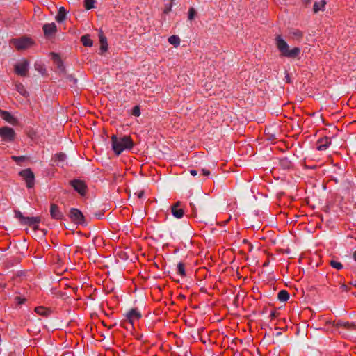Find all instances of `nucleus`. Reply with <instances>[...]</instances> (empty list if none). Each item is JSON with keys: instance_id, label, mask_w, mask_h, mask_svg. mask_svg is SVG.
<instances>
[{"instance_id": "obj_13", "label": "nucleus", "mask_w": 356, "mask_h": 356, "mask_svg": "<svg viewBox=\"0 0 356 356\" xmlns=\"http://www.w3.org/2000/svg\"><path fill=\"white\" fill-rule=\"evenodd\" d=\"M337 327H343L346 330H353L356 329V325L348 321H339L334 324Z\"/></svg>"}, {"instance_id": "obj_47", "label": "nucleus", "mask_w": 356, "mask_h": 356, "mask_svg": "<svg viewBox=\"0 0 356 356\" xmlns=\"http://www.w3.org/2000/svg\"><path fill=\"white\" fill-rule=\"evenodd\" d=\"M353 258L356 261V250L353 254Z\"/></svg>"}, {"instance_id": "obj_30", "label": "nucleus", "mask_w": 356, "mask_h": 356, "mask_svg": "<svg viewBox=\"0 0 356 356\" xmlns=\"http://www.w3.org/2000/svg\"><path fill=\"white\" fill-rule=\"evenodd\" d=\"M177 271L178 273L181 275V276H185L186 275V272H185V266H184V264L181 262H179L178 264H177Z\"/></svg>"}, {"instance_id": "obj_6", "label": "nucleus", "mask_w": 356, "mask_h": 356, "mask_svg": "<svg viewBox=\"0 0 356 356\" xmlns=\"http://www.w3.org/2000/svg\"><path fill=\"white\" fill-rule=\"evenodd\" d=\"M19 175L24 178L28 188H32L35 184V177L31 169H25L19 172Z\"/></svg>"}, {"instance_id": "obj_33", "label": "nucleus", "mask_w": 356, "mask_h": 356, "mask_svg": "<svg viewBox=\"0 0 356 356\" xmlns=\"http://www.w3.org/2000/svg\"><path fill=\"white\" fill-rule=\"evenodd\" d=\"M174 0H168V3L165 5V7L164 8V13H168L171 10L172 2Z\"/></svg>"}, {"instance_id": "obj_18", "label": "nucleus", "mask_w": 356, "mask_h": 356, "mask_svg": "<svg viewBox=\"0 0 356 356\" xmlns=\"http://www.w3.org/2000/svg\"><path fill=\"white\" fill-rule=\"evenodd\" d=\"M13 44H33V42L29 38L22 37L20 38H15L12 40Z\"/></svg>"}, {"instance_id": "obj_49", "label": "nucleus", "mask_w": 356, "mask_h": 356, "mask_svg": "<svg viewBox=\"0 0 356 356\" xmlns=\"http://www.w3.org/2000/svg\"><path fill=\"white\" fill-rule=\"evenodd\" d=\"M270 316L272 317H275V312H271Z\"/></svg>"}, {"instance_id": "obj_38", "label": "nucleus", "mask_w": 356, "mask_h": 356, "mask_svg": "<svg viewBox=\"0 0 356 356\" xmlns=\"http://www.w3.org/2000/svg\"><path fill=\"white\" fill-rule=\"evenodd\" d=\"M108 50V46H100L99 54L103 55Z\"/></svg>"}, {"instance_id": "obj_37", "label": "nucleus", "mask_w": 356, "mask_h": 356, "mask_svg": "<svg viewBox=\"0 0 356 356\" xmlns=\"http://www.w3.org/2000/svg\"><path fill=\"white\" fill-rule=\"evenodd\" d=\"M275 40L277 41V44H286L285 41L282 39V36L280 35L276 36Z\"/></svg>"}, {"instance_id": "obj_50", "label": "nucleus", "mask_w": 356, "mask_h": 356, "mask_svg": "<svg viewBox=\"0 0 356 356\" xmlns=\"http://www.w3.org/2000/svg\"><path fill=\"white\" fill-rule=\"evenodd\" d=\"M280 334H281V332H277V335H280Z\"/></svg>"}, {"instance_id": "obj_23", "label": "nucleus", "mask_w": 356, "mask_h": 356, "mask_svg": "<svg viewBox=\"0 0 356 356\" xmlns=\"http://www.w3.org/2000/svg\"><path fill=\"white\" fill-rule=\"evenodd\" d=\"M277 298L279 300L282 302H286L289 298V293L286 290H282L278 293Z\"/></svg>"}, {"instance_id": "obj_43", "label": "nucleus", "mask_w": 356, "mask_h": 356, "mask_svg": "<svg viewBox=\"0 0 356 356\" xmlns=\"http://www.w3.org/2000/svg\"><path fill=\"white\" fill-rule=\"evenodd\" d=\"M301 1H302V3L305 6L310 4L311 1H312V0H301Z\"/></svg>"}, {"instance_id": "obj_1", "label": "nucleus", "mask_w": 356, "mask_h": 356, "mask_svg": "<svg viewBox=\"0 0 356 356\" xmlns=\"http://www.w3.org/2000/svg\"><path fill=\"white\" fill-rule=\"evenodd\" d=\"M111 141L112 149L117 155L120 154L124 150L129 149L133 147L132 140L129 136L118 138L113 135L111 137Z\"/></svg>"}, {"instance_id": "obj_19", "label": "nucleus", "mask_w": 356, "mask_h": 356, "mask_svg": "<svg viewBox=\"0 0 356 356\" xmlns=\"http://www.w3.org/2000/svg\"><path fill=\"white\" fill-rule=\"evenodd\" d=\"M67 17V12L64 7H60L55 19L58 23L64 22Z\"/></svg>"}, {"instance_id": "obj_15", "label": "nucleus", "mask_w": 356, "mask_h": 356, "mask_svg": "<svg viewBox=\"0 0 356 356\" xmlns=\"http://www.w3.org/2000/svg\"><path fill=\"white\" fill-rule=\"evenodd\" d=\"M50 213L53 218L54 219H61L63 217V214L61 211L59 210L57 205L54 204H51L50 207Z\"/></svg>"}, {"instance_id": "obj_34", "label": "nucleus", "mask_w": 356, "mask_h": 356, "mask_svg": "<svg viewBox=\"0 0 356 356\" xmlns=\"http://www.w3.org/2000/svg\"><path fill=\"white\" fill-rule=\"evenodd\" d=\"M132 114L135 116H139L140 115V110L138 106L134 107L132 110Z\"/></svg>"}, {"instance_id": "obj_41", "label": "nucleus", "mask_w": 356, "mask_h": 356, "mask_svg": "<svg viewBox=\"0 0 356 356\" xmlns=\"http://www.w3.org/2000/svg\"><path fill=\"white\" fill-rule=\"evenodd\" d=\"M36 70H38L42 75H44L46 72V70L42 67H40V68L37 67Z\"/></svg>"}, {"instance_id": "obj_20", "label": "nucleus", "mask_w": 356, "mask_h": 356, "mask_svg": "<svg viewBox=\"0 0 356 356\" xmlns=\"http://www.w3.org/2000/svg\"><path fill=\"white\" fill-rule=\"evenodd\" d=\"M40 222V218L39 217H26L23 224L29 226H36Z\"/></svg>"}, {"instance_id": "obj_26", "label": "nucleus", "mask_w": 356, "mask_h": 356, "mask_svg": "<svg viewBox=\"0 0 356 356\" xmlns=\"http://www.w3.org/2000/svg\"><path fill=\"white\" fill-rule=\"evenodd\" d=\"M81 41L83 44H92V40L90 39L89 35H84L81 36Z\"/></svg>"}, {"instance_id": "obj_17", "label": "nucleus", "mask_w": 356, "mask_h": 356, "mask_svg": "<svg viewBox=\"0 0 356 356\" xmlns=\"http://www.w3.org/2000/svg\"><path fill=\"white\" fill-rule=\"evenodd\" d=\"M327 4V1L325 0H321L319 1H316L314 3L313 11L314 13H317L319 11H324L325 9V6Z\"/></svg>"}, {"instance_id": "obj_35", "label": "nucleus", "mask_w": 356, "mask_h": 356, "mask_svg": "<svg viewBox=\"0 0 356 356\" xmlns=\"http://www.w3.org/2000/svg\"><path fill=\"white\" fill-rule=\"evenodd\" d=\"M15 216L20 220L22 224L24 223L26 217H24L20 211H15Z\"/></svg>"}, {"instance_id": "obj_48", "label": "nucleus", "mask_w": 356, "mask_h": 356, "mask_svg": "<svg viewBox=\"0 0 356 356\" xmlns=\"http://www.w3.org/2000/svg\"><path fill=\"white\" fill-rule=\"evenodd\" d=\"M350 284L351 285H353V286H355V287H356V281H355V282H351Z\"/></svg>"}, {"instance_id": "obj_5", "label": "nucleus", "mask_w": 356, "mask_h": 356, "mask_svg": "<svg viewBox=\"0 0 356 356\" xmlns=\"http://www.w3.org/2000/svg\"><path fill=\"white\" fill-rule=\"evenodd\" d=\"M124 322L129 323L131 325H134L141 318V314L137 309H131L127 312L125 315Z\"/></svg>"}, {"instance_id": "obj_12", "label": "nucleus", "mask_w": 356, "mask_h": 356, "mask_svg": "<svg viewBox=\"0 0 356 356\" xmlns=\"http://www.w3.org/2000/svg\"><path fill=\"white\" fill-rule=\"evenodd\" d=\"M172 215L177 218H181L184 216V209L180 208V202H176L171 209Z\"/></svg>"}, {"instance_id": "obj_11", "label": "nucleus", "mask_w": 356, "mask_h": 356, "mask_svg": "<svg viewBox=\"0 0 356 356\" xmlns=\"http://www.w3.org/2000/svg\"><path fill=\"white\" fill-rule=\"evenodd\" d=\"M331 144L330 138L327 137H324L319 139L316 143V149L318 151H324Z\"/></svg>"}, {"instance_id": "obj_44", "label": "nucleus", "mask_w": 356, "mask_h": 356, "mask_svg": "<svg viewBox=\"0 0 356 356\" xmlns=\"http://www.w3.org/2000/svg\"><path fill=\"white\" fill-rule=\"evenodd\" d=\"M285 79H286V81L287 83H290L291 82L289 74L287 72H286Z\"/></svg>"}, {"instance_id": "obj_36", "label": "nucleus", "mask_w": 356, "mask_h": 356, "mask_svg": "<svg viewBox=\"0 0 356 356\" xmlns=\"http://www.w3.org/2000/svg\"><path fill=\"white\" fill-rule=\"evenodd\" d=\"M280 164L285 168H289L291 163L287 159H283L280 161Z\"/></svg>"}, {"instance_id": "obj_7", "label": "nucleus", "mask_w": 356, "mask_h": 356, "mask_svg": "<svg viewBox=\"0 0 356 356\" xmlns=\"http://www.w3.org/2000/svg\"><path fill=\"white\" fill-rule=\"evenodd\" d=\"M44 36L51 38L57 31V26L54 22L44 24L42 26Z\"/></svg>"}, {"instance_id": "obj_25", "label": "nucleus", "mask_w": 356, "mask_h": 356, "mask_svg": "<svg viewBox=\"0 0 356 356\" xmlns=\"http://www.w3.org/2000/svg\"><path fill=\"white\" fill-rule=\"evenodd\" d=\"M11 159L15 162H16L17 164H20L21 163L24 162L27 160V157L25 156H12Z\"/></svg>"}, {"instance_id": "obj_9", "label": "nucleus", "mask_w": 356, "mask_h": 356, "mask_svg": "<svg viewBox=\"0 0 356 356\" xmlns=\"http://www.w3.org/2000/svg\"><path fill=\"white\" fill-rule=\"evenodd\" d=\"M72 186L81 195H84L86 192V186L83 181L75 179L71 181Z\"/></svg>"}, {"instance_id": "obj_27", "label": "nucleus", "mask_w": 356, "mask_h": 356, "mask_svg": "<svg viewBox=\"0 0 356 356\" xmlns=\"http://www.w3.org/2000/svg\"><path fill=\"white\" fill-rule=\"evenodd\" d=\"M168 42L170 44H179L180 39L177 35H172L168 38Z\"/></svg>"}, {"instance_id": "obj_31", "label": "nucleus", "mask_w": 356, "mask_h": 356, "mask_svg": "<svg viewBox=\"0 0 356 356\" xmlns=\"http://www.w3.org/2000/svg\"><path fill=\"white\" fill-rule=\"evenodd\" d=\"M95 0H85V8L86 10H90L94 8Z\"/></svg>"}, {"instance_id": "obj_21", "label": "nucleus", "mask_w": 356, "mask_h": 356, "mask_svg": "<svg viewBox=\"0 0 356 356\" xmlns=\"http://www.w3.org/2000/svg\"><path fill=\"white\" fill-rule=\"evenodd\" d=\"M35 312L39 315L47 316L50 314L51 311L47 307L38 306L35 308Z\"/></svg>"}, {"instance_id": "obj_45", "label": "nucleus", "mask_w": 356, "mask_h": 356, "mask_svg": "<svg viewBox=\"0 0 356 356\" xmlns=\"http://www.w3.org/2000/svg\"><path fill=\"white\" fill-rule=\"evenodd\" d=\"M26 46H17V49L18 51H23L26 49Z\"/></svg>"}, {"instance_id": "obj_14", "label": "nucleus", "mask_w": 356, "mask_h": 356, "mask_svg": "<svg viewBox=\"0 0 356 356\" xmlns=\"http://www.w3.org/2000/svg\"><path fill=\"white\" fill-rule=\"evenodd\" d=\"M66 159V155L62 152L58 153L54 156V161L57 163L58 165H60L62 167L67 164Z\"/></svg>"}, {"instance_id": "obj_16", "label": "nucleus", "mask_w": 356, "mask_h": 356, "mask_svg": "<svg viewBox=\"0 0 356 356\" xmlns=\"http://www.w3.org/2000/svg\"><path fill=\"white\" fill-rule=\"evenodd\" d=\"M2 118L11 124H16L17 120L9 112L6 111H1Z\"/></svg>"}, {"instance_id": "obj_2", "label": "nucleus", "mask_w": 356, "mask_h": 356, "mask_svg": "<svg viewBox=\"0 0 356 356\" xmlns=\"http://www.w3.org/2000/svg\"><path fill=\"white\" fill-rule=\"evenodd\" d=\"M15 131L13 128L8 127H0V137L4 142L10 143L15 138Z\"/></svg>"}, {"instance_id": "obj_8", "label": "nucleus", "mask_w": 356, "mask_h": 356, "mask_svg": "<svg viewBox=\"0 0 356 356\" xmlns=\"http://www.w3.org/2000/svg\"><path fill=\"white\" fill-rule=\"evenodd\" d=\"M50 56H51V59L54 60V64L57 66L58 73L60 74H65V68L63 64L60 55L52 52L50 54Z\"/></svg>"}, {"instance_id": "obj_39", "label": "nucleus", "mask_w": 356, "mask_h": 356, "mask_svg": "<svg viewBox=\"0 0 356 356\" xmlns=\"http://www.w3.org/2000/svg\"><path fill=\"white\" fill-rule=\"evenodd\" d=\"M143 195H144L143 191H139L138 192L134 193V195H136L140 199L143 197Z\"/></svg>"}, {"instance_id": "obj_40", "label": "nucleus", "mask_w": 356, "mask_h": 356, "mask_svg": "<svg viewBox=\"0 0 356 356\" xmlns=\"http://www.w3.org/2000/svg\"><path fill=\"white\" fill-rule=\"evenodd\" d=\"M202 174L204 175V176H209L210 175V171L207 170V169H202Z\"/></svg>"}, {"instance_id": "obj_10", "label": "nucleus", "mask_w": 356, "mask_h": 356, "mask_svg": "<svg viewBox=\"0 0 356 356\" xmlns=\"http://www.w3.org/2000/svg\"><path fill=\"white\" fill-rule=\"evenodd\" d=\"M70 216L71 219L76 223L81 224L84 222L83 213L77 209H72Z\"/></svg>"}, {"instance_id": "obj_3", "label": "nucleus", "mask_w": 356, "mask_h": 356, "mask_svg": "<svg viewBox=\"0 0 356 356\" xmlns=\"http://www.w3.org/2000/svg\"><path fill=\"white\" fill-rule=\"evenodd\" d=\"M279 51L282 56L295 58H296L300 52V49L298 47H293L291 49H289L290 46H277Z\"/></svg>"}, {"instance_id": "obj_28", "label": "nucleus", "mask_w": 356, "mask_h": 356, "mask_svg": "<svg viewBox=\"0 0 356 356\" xmlns=\"http://www.w3.org/2000/svg\"><path fill=\"white\" fill-rule=\"evenodd\" d=\"M330 265L332 267V268H334L337 270H341L343 268V265L341 262H339V261H334V260H331L330 261Z\"/></svg>"}, {"instance_id": "obj_22", "label": "nucleus", "mask_w": 356, "mask_h": 356, "mask_svg": "<svg viewBox=\"0 0 356 356\" xmlns=\"http://www.w3.org/2000/svg\"><path fill=\"white\" fill-rule=\"evenodd\" d=\"M303 36V33L300 30H295L290 33V38L294 41L298 42Z\"/></svg>"}, {"instance_id": "obj_24", "label": "nucleus", "mask_w": 356, "mask_h": 356, "mask_svg": "<svg viewBox=\"0 0 356 356\" xmlns=\"http://www.w3.org/2000/svg\"><path fill=\"white\" fill-rule=\"evenodd\" d=\"M15 86H16V90H17V92L19 93H20L22 95H23L24 97H27L29 95L28 92L26 91L24 86L22 83H16Z\"/></svg>"}, {"instance_id": "obj_42", "label": "nucleus", "mask_w": 356, "mask_h": 356, "mask_svg": "<svg viewBox=\"0 0 356 356\" xmlns=\"http://www.w3.org/2000/svg\"><path fill=\"white\" fill-rule=\"evenodd\" d=\"M341 288L342 289L343 291H348L349 289L348 286L346 285L345 284H341Z\"/></svg>"}, {"instance_id": "obj_29", "label": "nucleus", "mask_w": 356, "mask_h": 356, "mask_svg": "<svg viewBox=\"0 0 356 356\" xmlns=\"http://www.w3.org/2000/svg\"><path fill=\"white\" fill-rule=\"evenodd\" d=\"M98 37L100 44H107V38L102 31H99Z\"/></svg>"}, {"instance_id": "obj_46", "label": "nucleus", "mask_w": 356, "mask_h": 356, "mask_svg": "<svg viewBox=\"0 0 356 356\" xmlns=\"http://www.w3.org/2000/svg\"><path fill=\"white\" fill-rule=\"evenodd\" d=\"M190 173L193 176H196L197 175V172L195 170H191Z\"/></svg>"}, {"instance_id": "obj_32", "label": "nucleus", "mask_w": 356, "mask_h": 356, "mask_svg": "<svg viewBox=\"0 0 356 356\" xmlns=\"http://www.w3.org/2000/svg\"><path fill=\"white\" fill-rule=\"evenodd\" d=\"M196 14V11L194 8H190L188 10V18L189 20L193 19L195 15Z\"/></svg>"}, {"instance_id": "obj_4", "label": "nucleus", "mask_w": 356, "mask_h": 356, "mask_svg": "<svg viewBox=\"0 0 356 356\" xmlns=\"http://www.w3.org/2000/svg\"><path fill=\"white\" fill-rule=\"evenodd\" d=\"M29 63L27 60L23 59L17 63L15 65V72L21 76H26L29 72Z\"/></svg>"}]
</instances>
